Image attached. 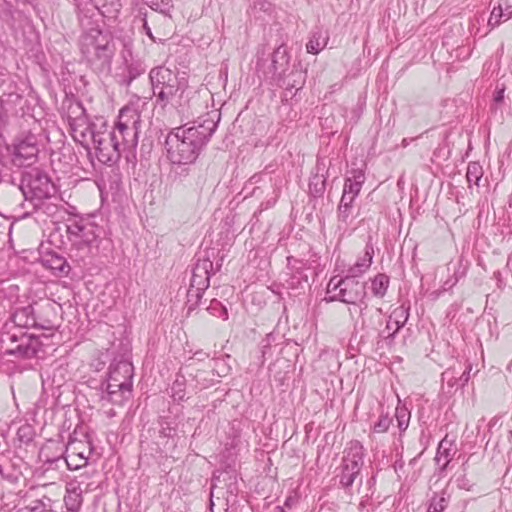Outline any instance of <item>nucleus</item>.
Instances as JSON below:
<instances>
[{
    "label": "nucleus",
    "instance_id": "nucleus-1",
    "mask_svg": "<svg viewBox=\"0 0 512 512\" xmlns=\"http://www.w3.org/2000/svg\"><path fill=\"white\" fill-rule=\"evenodd\" d=\"M220 113H207L190 124L172 129L166 136L170 164H194L216 131Z\"/></svg>",
    "mask_w": 512,
    "mask_h": 512
},
{
    "label": "nucleus",
    "instance_id": "nucleus-2",
    "mask_svg": "<svg viewBox=\"0 0 512 512\" xmlns=\"http://www.w3.org/2000/svg\"><path fill=\"white\" fill-rule=\"evenodd\" d=\"M67 121L75 141L87 145L88 139L92 140L96 157L101 163H115L120 158L122 152L108 134L106 125H102L103 130H96V125L88 121L85 109L80 102L69 104Z\"/></svg>",
    "mask_w": 512,
    "mask_h": 512
},
{
    "label": "nucleus",
    "instance_id": "nucleus-3",
    "mask_svg": "<svg viewBox=\"0 0 512 512\" xmlns=\"http://www.w3.org/2000/svg\"><path fill=\"white\" fill-rule=\"evenodd\" d=\"M80 50L93 71L100 75L110 74L116 52L115 42L110 33L98 28L90 29L80 38Z\"/></svg>",
    "mask_w": 512,
    "mask_h": 512
},
{
    "label": "nucleus",
    "instance_id": "nucleus-4",
    "mask_svg": "<svg viewBox=\"0 0 512 512\" xmlns=\"http://www.w3.org/2000/svg\"><path fill=\"white\" fill-rule=\"evenodd\" d=\"M98 226L88 218L73 217L66 224L67 237L70 242V257L77 262L85 260L93 255L97 248Z\"/></svg>",
    "mask_w": 512,
    "mask_h": 512
},
{
    "label": "nucleus",
    "instance_id": "nucleus-5",
    "mask_svg": "<svg viewBox=\"0 0 512 512\" xmlns=\"http://www.w3.org/2000/svg\"><path fill=\"white\" fill-rule=\"evenodd\" d=\"M149 80L156 104L165 107L176 100L178 105H183L181 100L188 89L186 78H179L177 72L165 66H157L150 70Z\"/></svg>",
    "mask_w": 512,
    "mask_h": 512
},
{
    "label": "nucleus",
    "instance_id": "nucleus-6",
    "mask_svg": "<svg viewBox=\"0 0 512 512\" xmlns=\"http://www.w3.org/2000/svg\"><path fill=\"white\" fill-rule=\"evenodd\" d=\"M326 302L341 301L346 304L358 306L360 314L367 308L365 298L367 296L365 283L357 278L346 275L344 278L334 276L327 285Z\"/></svg>",
    "mask_w": 512,
    "mask_h": 512
},
{
    "label": "nucleus",
    "instance_id": "nucleus-7",
    "mask_svg": "<svg viewBox=\"0 0 512 512\" xmlns=\"http://www.w3.org/2000/svg\"><path fill=\"white\" fill-rule=\"evenodd\" d=\"M19 189L34 209H37L44 199L50 198L55 193L51 178L38 168H32L22 174Z\"/></svg>",
    "mask_w": 512,
    "mask_h": 512
},
{
    "label": "nucleus",
    "instance_id": "nucleus-8",
    "mask_svg": "<svg viewBox=\"0 0 512 512\" xmlns=\"http://www.w3.org/2000/svg\"><path fill=\"white\" fill-rule=\"evenodd\" d=\"M119 135L124 142V151H133L138 144V132L141 126L140 114L137 110L124 107L118 116Z\"/></svg>",
    "mask_w": 512,
    "mask_h": 512
},
{
    "label": "nucleus",
    "instance_id": "nucleus-9",
    "mask_svg": "<svg viewBox=\"0 0 512 512\" xmlns=\"http://www.w3.org/2000/svg\"><path fill=\"white\" fill-rule=\"evenodd\" d=\"M363 466V447L359 442L351 443L342 459L339 482L343 488L353 485Z\"/></svg>",
    "mask_w": 512,
    "mask_h": 512
},
{
    "label": "nucleus",
    "instance_id": "nucleus-10",
    "mask_svg": "<svg viewBox=\"0 0 512 512\" xmlns=\"http://www.w3.org/2000/svg\"><path fill=\"white\" fill-rule=\"evenodd\" d=\"M38 154L39 146L37 137L33 134H29L14 145L12 162L19 167L30 166L37 160Z\"/></svg>",
    "mask_w": 512,
    "mask_h": 512
},
{
    "label": "nucleus",
    "instance_id": "nucleus-11",
    "mask_svg": "<svg viewBox=\"0 0 512 512\" xmlns=\"http://www.w3.org/2000/svg\"><path fill=\"white\" fill-rule=\"evenodd\" d=\"M122 59L123 64L117 69L115 77L119 85L128 87L144 73L145 68L139 60L133 59L132 52L127 46L122 52Z\"/></svg>",
    "mask_w": 512,
    "mask_h": 512
},
{
    "label": "nucleus",
    "instance_id": "nucleus-12",
    "mask_svg": "<svg viewBox=\"0 0 512 512\" xmlns=\"http://www.w3.org/2000/svg\"><path fill=\"white\" fill-rule=\"evenodd\" d=\"M134 375V368L131 362L123 360L113 362L109 366L108 372L100 379L92 378L93 381H98L100 384H131Z\"/></svg>",
    "mask_w": 512,
    "mask_h": 512
},
{
    "label": "nucleus",
    "instance_id": "nucleus-13",
    "mask_svg": "<svg viewBox=\"0 0 512 512\" xmlns=\"http://www.w3.org/2000/svg\"><path fill=\"white\" fill-rule=\"evenodd\" d=\"M9 340L12 343H17L9 352L11 354H18L24 358L36 357L42 348V343L38 337L24 332H21L19 335L15 333L9 335Z\"/></svg>",
    "mask_w": 512,
    "mask_h": 512
},
{
    "label": "nucleus",
    "instance_id": "nucleus-14",
    "mask_svg": "<svg viewBox=\"0 0 512 512\" xmlns=\"http://www.w3.org/2000/svg\"><path fill=\"white\" fill-rule=\"evenodd\" d=\"M213 270V262L210 257L198 258L192 269L190 287L192 292L206 291L210 285V276Z\"/></svg>",
    "mask_w": 512,
    "mask_h": 512
},
{
    "label": "nucleus",
    "instance_id": "nucleus-15",
    "mask_svg": "<svg viewBox=\"0 0 512 512\" xmlns=\"http://www.w3.org/2000/svg\"><path fill=\"white\" fill-rule=\"evenodd\" d=\"M34 328L53 331L58 327L57 324V312L55 305L50 302H46L41 305L34 306Z\"/></svg>",
    "mask_w": 512,
    "mask_h": 512
},
{
    "label": "nucleus",
    "instance_id": "nucleus-16",
    "mask_svg": "<svg viewBox=\"0 0 512 512\" xmlns=\"http://www.w3.org/2000/svg\"><path fill=\"white\" fill-rule=\"evenodd\" d=\"M133 386H103L95 388V396H98L100 401L120 405L131 397Z\"/></svg>",
    "mask_w": 512,
    "mask_h": 512
},
{
    "label": "nucleus",
    "instance_id": "nucleus-17",
    "mask_svg": "<svg viewBox=\"0 0 512 512\" xmlns=\"http://www.w3.org/2000/svg\"><path fill=\"white\" fill-rule=\"evenodd\" d=\"M42 265L51 270L56 276H67L70 271V265L60 254L51 251L41 257Z\"/></svg>",
    "mask_w": 512,
    "mask_h": 512
},
{
    "label": "nucleus",
    "instance_id": "nucleus-18",
    "mask_svg": "<svg viewBox=\"0 0 512 512\" xmlns=\"http://www.w3.org/2000/svg\"><path fill=\"white\" fill-rule=\"evenodd\" d=\"M354 201L355 199H353V196H341L340 203L337 208L339 227H342V225L347 227L352 224L353 220L356 218L357 213L353 206Z\"/></svg>",
    "mask_w": 512,
    "mask_h": 512
},
{
    "label": "nucleus",
    "instance_id": "nucleus-19",
    "mask_svg": "<svg viewBox=\"0 0 512 512\" xmlns=\"http://www.w3.org/2000/svg\"><path fill=\"white\" fill-rule=\"evenodd\" d=\"M82 489L78 482L71 481L67 484L64 503L68 511L79 512L83 503Z\"/></svg>",
    "mask_w": 512,
    "mask_h": 512
},
{
    "label": "nucleus",
    "instance_id": "nucleus-20",
    "mask_svg": "<svg viewBox=\"0 0 512 512\" xmlns=\"http://www.w3.org/2000/svg\"><path fill=\"white\" fill-rule=\"evenodd\" d=\"M374 249L371 243L365 246V252L356 263L347 270V274L351 277L358 278L363 275L371 266L373 261Z\"/></svg>",
    "mask_w": 512,
    "mask_h": 512
},
{
    "label": "nucleus",
    "instance_id": "nucleus-21",
    "mask_svg": "<svg viewBox=\"0 0 512 512\" xmlns=\"http://www.w3.org/2000/svg\"><path fill=\"white\" fill-rule=\"evenodd\" d=\"M34 305L16 308L11 314V321L19 328H31L35 326Z\"/></svg>",
    "mask_w": 512,
    "mask_h": 512
},
{
    "label": "nucleus",
    "instance_id": "nucleus-22",
    "mask_svg": "<svg viewBox=\"0 0 512 512\" xmlns=\"http://www.w3.org/2000/svg\"><path fill=\"white\" fill-rule=\"evenodd\" d=\"M510 18H512V6L508 5L507 1L499 3L491 11L488 26L493 29Z\"/></svg>",
    "mask_w": 512,
    "mask_h": 512
},
{
    "label": "nucleus",
    "instance_id": "nucleus-23",
    "mask_svg": "<svg viewBox=\"0 0 512 512\" xmlns=\"http://www.w3.org/2000/svg\"><path fill=\"white\" fill-rule=\"evenodd\" d=\"M452 442L448 441L447 437L442 439L438 445L435 461L437 465L441 466L444 470L452 460L455 451H452Z\"/></svg>",
    "mask_w": 512,
    "mask_h": 512
},
{
    "label": "nucleus",
    "instance_id": "nucleus-24",
    "mask_svg": "<svg viewBox=\"0 0 512 512\" xmlns=\"http://www.w3.org/2000/svg\"><path fill=\"white\" fill-rule=\"evenodd\" d=\"M67 372V367L63 365L45 369V371L41 374L42 384H44L46 381H51L52 384H60L61 382H65Z\"/></svg>",
    "mask_w": 512,
    "mask_h": 512
},
{
    "label": "nucleus",
    "instance_id": "nucleus-25",
    "mask_svg": "<svg viewBox=\"0 0 512 512\" xmlns=\"http://www.w3.org/2000/svg\"><path fill=\"white\" fill-rule=\"evenodd\" d=\"M389 286V277L386 274L379 273L371 279V290L374 296L382 298L385 296Z\"/></svg>",
    "mask_w": 512,
    "mask_h": 512
},
{
    "label": "nucleus",
    "instance_id": "nucleus-26",
    "mask_svg": "<svg viewBox=\"0 0 512 512\" xmlns=\"http://www.w3.org/2000/svg\"><path fill=\"white\" fill-rule=\"evenodd\" d=\"M483 176V168L479 162H470L467 166L466 179L469 187L472 184L479 186V181Z\"/></svg>",
    "mask_w": 512,
    "mask_h": 512
},
{
    "label": "nucleus",
    "instance_id": "nucleus-27",
    "mask_svg": "<svg viewBox=\"0 0 512 512\" xmlns=\"http://www.w3.org/2000/svg\"><path fill=\"white\" fill-rule=\"evenodd\" d=\"M326 188V178L323 175L315 174L309 181V192L313 197H321Z\"/></svg>",
    "mask_w": 512,
    "mask_h": 512
},
{
    "label": "nucleus",
    "instance_id": "nucleus-28",
    "mask_svg": "<svg viewBox=\"0 0 512 512\" xmlns=\"http://www.w3.org/2000/svg\"><path fill=\"white\" fill-rule=\"evenodd\" d=\"M326 43V39L322 36L321 32L315 31L306 44L307 52L318 54L326 46Z\"/></svg>",
    "mask_w": 512,
    "mask_h": 512
},
{
    "label": "nucleus",
    "instance_id": "nucleus-29",
    "mask_svg": "<svg viewBox=\"0 0 512 512\" xmlns=\"http://www.w3.org/2000/svg\"><path fill=\"white\" fill-rule=\"evenodd\" d=\"M192 165L193 164H171L169 177L173 181H183L189 176Z\"/></svg>",
    "mask_w": 512,
    "mask_h": 512
},
{
    "label": "nucleus",
    "instance_id": "nucleus-30",
    "mask_svg": "<svg viewBox=\"0 0 512 512\" xmlns=\"http://www.w3.org/2000/svg\"><path fill=\"white\" fill-rule=\"evenodd\" d=\"M287 261L288 268L292 271V273L298 274L299 279H304L307 281L308 277L304 274V271L309 268L308 263L303 260L296 259L292 256L287 257Z\"/></svg>",
    "mask_w": 512,
    "mask_h": 512
},
{
    "label": "nucleus",
    "instance_id": "nucleus-31",
    "mask_svg": "<svg viewBox=\"0 0 512 512\" xmlns=\"http://www.w3.org/2000/svg\"><path fill=\"white\" fill-rule=\"evenodd\" d=\"M152 10L167 15L173 8L172 0H143Z\"/></svg>",
    "mask_w": 512,
    "mask_h": 512
},
{
    "label": "nucleus",
    "instance_id": "nucleus-32",
    "mask_svg": "<svg viewBox=\"0 0 512 512\" xmlns=\"http://www.w3.org/2000/svg\"><path fill=\"white\" fill-rule=\"evenodd\" d=\"M391 424H392V418L389 416V414L381 413L378 420L372 426V432L378 433V434L385 433L388 431Z\"/></svg>",
    "mask_w": 512,
    "mask_h": 512
},
{
    "label": "nucleus",
    "instance_id": "nucleus-33",
    "mask_svg": "<svg viewBox=\"0 0 512 512\" xmlns=\"http://www.w3.org/2000/svg\"><path fill=\"white\" fill-rule=\"evenodd\" d=\"M35 431L32 425L25 423L17 430V438L20 442L29 443L33 440Z\"/></svg>",
    "mask_w": 512,
    "mask_h": 512
},
{
    "label": "nucleus",
    "instance_id": "nucleus-34",
    "mask_svg": "<svg viewBox=\"0 0 512 512\" xmlns=\"http://www.w3.org/2000/svg\"><path fill=\"white\" fill-rule=\"evenodd\" d=\"M207 310L211 315H214L216 317L223 318L224 320H226L228 318V313H227L226 308L217 299H212L210 301V304L207 307Z\"/></svg>",
    "mask_w": 512,
    "mask_h": 512
},
{
    "label": "nucleus",
    "instance_id": "nucleus-35",
    "mask_svg": "<svg viewBox=\"0 0 512 512\" xmlns=\"http://www.w3.org/2000/svg\"><path fill=\"white\" fill-rule=\"evenodd\" d=\"M395 417L398 422V427L401 431H405L409 425L410 413L404 407H397L395 410Z\"/></svg>",
    "mask_w": 512,
    "mask_h": 512
},
{
    "label": "nucleus",
    "instance_id": "nucleus-36",
    "mask_svg": "<svg viewBox=\"0 0 512 512\" xmlns=\"http://www.w3.org/2000/svg\"><path fill=\"white\" fill-rule=\"evenodd\" d=\"M447 499L445 498L444 494L441 496H434L430 504L428 506V511L430 512H443L445 508L447 507Z\"/></svg>",
    "mask_w": 512,
    "mask_h": 512
},
{
    "label": "nucleus",
    "instance_id": "nucleus-37",
    "mask_svg": "<svg viewBox=\"0 0 512 512\" xmlns=\"http://www.w3.org/2000/svg\"><path fill=\"white\" fill-rule=\"evenodd\" d=\"M279 58L281 60H283L285 62V64L288 63L289 57H288L287 52L284 49L283 45H280L279 47H277L274 50V53L272 56V67H273L274 72H276L278 70V63H279L278 59Z\"/></svg>",
    "mask_w": 512,
    "mask_h": 512
},
{
    "label": "nucleus",
    "instance_id": "nucleus-38",
    "mask_svg": "<svg viewBox=\"0 0 512 512\" xmlns=\"http://www.w3.org/2000/svg\"><path fill=\"white\" fill-rule=\"evenodd\" d=\"M345 179L362 187L365 182L364 170L361 168H353L348 171V176Z\"/></svg>",
    "mask_w": 512,
    "mask_h": 512
},
{
    "label": "nucleus",
    "instance_id": "nucleus-39",
    "mask_svg": "<svg viewBox=\"0 0 512 512\" xmlns=\"http://www.w3.org/2000/svg\"><path fill=\"white\" fill-rule=\"evenodd\" d=\"M205 293V291L199 292V295L197 292H192V287H189L187 292V302H188V311L194 310L201 302L202 296Z\"/></svg>",
    "mask_w": 512,
    "mask_h": 512
},
{
    "label": "nucleus",
    "instance_id": "nucleus-40",
    "mask_svg": "<svg viewBox=\"0 0 512 512\" xmlns=\"http://www.w3.org/2000/svg\"><path fill=\"white\" fill-rule=\"evenodd\" d=\"M390 317H392V320L403 321V323L406 324L409 318V306H399L398 308L392 311Z\"/></svg>",
    "mask_w": 512,
    "mask_h": 512
},
{
    "label": "nucleus",
    "instance_id": "nucleus-41",
    "mask_svg": "<svg viewBox=\"0 0 512 512\" xmlns=\"http://www.w3.org/2000/svg\"><path fill=\"white\" fill-rule=\"evenodd\" d=\"M361 189L362 187L359 186L358 184L350 182V180L345 179L342 195L348 197L353 196V199H355L359 195Z\"/></svg>",
    "mask_w": 512,
    "mask_h": 512
},
{
    "label": "nucleus",
    "instance_id": "nucleus-42",
    "mask_svg": "<svg viewBox=\"0 0 512 512\" xmlns=\"http://www.w3.org/2000/svg\"><path fill=\"white\" fill-rule=\"evenodd\" d=\"M504 92H505V86L503 84L496 85V89L493 96V104L491 106L492 110H497L498 107L503 103L504 100Z\"/></svg>",
    "mask_w": 512,
    "mask_h": 512
},
{
    "label": "nucleus",
    "instance_id": "nucleus-43",
    "mask_svg": "<svg viewBox=\"0 0 512 512\" xmlns=\"http://www.w3.org/2000/svg\"><path fill=\"white\" fill-rule=\"evenodd\" d=\"M108 134L110 135L111 139L113 140L114 144L118 146V149L121 152L124 151V142L122 141V137L119 135V123L118 121L115 124V127L112 130H108Z\"/></svg>",
    "mask_w": 512,
    "mask_h": 512
},
{
    "label": "nucleus",
    "instance_id": "nucleus-44",
    "mask_svg": "<svg viewBox=\"0 0 512 512\" xmlns=\"http://www.w3.org/2000/svg\"><path fill=\"white\" fill-rule=\"evenodd\" d=\"M275 341V336L273 333H269L266 335V337L261 341V353L262 357L265 358L266 355L270 354V349L272 346V343Z\"/></svg>",
    "mask_w": 512,
    "mask_h": 512
},
{
    "label": "nucleus",
    "instance_id": "nucleus-45",
    "mask_svg": "<svg viewBox=\"0 0 512 512\" xmlns=\"http://www.w3.org/2000/svg\"><path fill=\"white\" fill-rule=\"evenodd\" d=\"M389 319H390V323L393 324L394 326V332H389L387 335L384 336V339L386 341H388V343H392L393 340H394V337L395 335L397 334V332L402 328L404 327V323L403 321H399V320H392V317L389 316Z\"/></svg>",
    "mask_w": 512,
    "mask_h": 512
},
{
    "label": "nucleus",
    "instance_id": "nucleus-46",
    "mask_svg": "<svg viewBox=\"0 0 512 512\" xmlns=\"http://www.w3.org/2000/svg\"><path fill=\"white\" fill-rule=\"evenodd\" d=\"M81 461V463H73L72 462V459H73V455H69L67 458H66V463H67V466L70 470H75V469H78L82 466H85L87 463H88V459L85 458L82 454H78L77 455Z\"/></svg>",
    "mask_w": 512,
    "mask_h": 512
},
{
    "label": "nucleus",
    "instance_id": "nucleus-47",
    "mask_svg": "<svg viewBox=\"0 0 512 512\" xmlns=\"http://www.w3.org/2000/svg\"><path fill=\"white\" fill-rule=\"evenodd\" d=\"M176 386H171L170 389H167V393L175 400L180 401L183 400L185 394L182 390L175 391Z\"/></svg>",
    "mask_w": 512,
    "mask_h": 512
},
{
    "label": "nucleus",
    "instance_id": "nucleus-48",
    "mask_svg": "<svg viewBox=\"0 0 512 512\" xmlns=\"http://www.w3.org/2000/svg\"><path fill=\"white\" fill-rule=\"evenodd\" d=\"M458 280H459V278H458L457 274L455 273L452 277L448 278L444 282V284L442 286L443 291H447V290L451 289L452 287H454L457 284Z\"/></svg>",
    "mask_w": 512,
    "mask_h": 512
},
{
    "label": "nucleus",
    "instance_id": "nucleus-49",
    "mask_svg": "<svg viewBox=\"0 0 512 512\" xmlns=\"http://www.w3.org/2000/svg\"><path fill=\"white\" fill-rule=\"evenodd\" d=\"M174 429L168 425L166 421L161 422L160 434L164 437H172Z\"/></svg>",
    "mask_w": 512,
    "mask_h": 512
},
{
    "label": "nucleus",
    "instance_id": "nucleus-50",
    "mask_svg": "<svg viewBox=\"0 0 512 512\" xmlns=\"http://www.w3.org/2000/svg\"><path fill=\"white\" fill-rule=\"evenodd\" d=\"M142 27H143V30L145 32V34L153 41V42H156V39L155 37L153 36V33H152V30L151 28L149 27L148 25V22H147V19H146V15L143 17L142 19Z\"/></svg>",
    "mask_w": 512,
    "mask_h": 512
},
{
    "label": "nucleus",
    "instance_id": "nucleus-51",
    "mask_svg": "<svg viewBox=\"0 0 512 512\" xmlns=\"http://www.w3.org/2000/svg\"><path fill=\"white\" fill-rule=\"evenodd\" d=\"M215 370L218 373V375H220L221 372L225 373L229 369L226 367V365H225L223 360H217L215 362Z\"/></svg>",
    "mask_w": 512,
    "mask_h": 512
},
{
    "label": "nucleus",
    "instance_id": "nucleus-52",
    "mask_svg": "<svg viewBox=\"0 0 512 512\" xmlns=\"http://www.w3.org/2000/svg\"><path fill=\"white\" fill-rule=\"evenodd\" d=\"M389 332H394V326L390 323V319L388 318L385 329L381 332V336L384 338Z\"/></svg>",
    "mask_w": 512,
    "mask_h": 512
},
{
    "label": "nucleus",
    "instance_id": "nucleus-53",
    "mask_svg": "<svg viewBox=\"0 0 512 512\" xmlns=\"http://www.w3.org/2000/svg\"><path fill=\"white\" fill-rule=\"evenodd\" d=\"M194 355L197 357L198 360H202L203 358L208 357V354L202 351H197Z\"/></svg>",
    "mask_w": 512,
    "mask_h": 512
},
{
    "label": "nucleus",
    "instance_id": "nucleus-54",
    "mask_svg": "<svg viewBox=\"0 0 512 512\" xmlns=\"http://www.w3.org/2000/svg\"><path fill=\"white\" fill-rule=\"evenodd\" d=\"M470 370H471V368H469V370H468V371H464V372L462 373V376H461L460 380H463V381L467 382V381L469 380V373H470Z\"/></svg>",
    "mask_w": 512,
    "mask_h": 512
},
{
    "label": "nucleus",
    "instance_id": "nucleus-55",
    "mask_svg": "<svg viewBox=\"0 0 512 512\" xmlns=\"http://www.w3.org/2000/svg\"><path fill=\"white\" fill-rule=\"evenodd\" d=\"M105 363L104 362H101L99 360H97L96 363H92V366H95V371L96 372H99L100 371V366H104Z\"/></svg>",
    "mask_w": 512,
    "mask_h": 512
},
{
    "label": "nucleus",
    "instance_id": "nucleus-56",
    "mask_svg": "<svg viewBox=\"0 0 512 512\" xmlns=\"http://www.w3.org/2000/svg\"><path fill=\"white\" fill-rule=\"evenodd\" d=\"M295 87H296L295 83H287L285 89H286V91H289V90H292Z\"/></svg>",
    "mask_w": 512,
    "mask_h": 512
},
{
    "label": "nucleus",
    "instance_id": "nucleus-57",
    "mask_svg": "<svg viewBox=\"0 0 512 512\" xmlns=\"http://www.w3.org/2000/svg\"><path fill=\"white\" fill-rule=\"evenodd\" d=\"M290 504H291V499H290V498H288V499L286 500V502H285V505H286V506H290Z\"/></svg>",
    "mask_w": 512,
    "mask_h": 512
},
{
    "label": "nucleus",
    "instance_id": "nucleus-58",
    "mask_svg": "<svg viewBox=\"0 0 512 512\" xmlns=\"http://www.w3.org/2000/svg\"><path fill=\"white\" fill-rule=\"evenodd\" d=\"M292 74H294V75H297V76L301 77V72H300V71L292 72Z\"/></svg>",
    "mask_w": 512,
    "mask_h": 512
},
{
    "label": "nucleus",
    "instance_id": "nucleus-59",
    "mask_svg": "<svg viewBox=\"0 0 512 512\" xmlns=\"http://www.w3.org/2000/svg\"><path fill=\"white\" fill-rule=\"evenodd\" d=\"M174 384H179V380H178V379H176V380H175V382H174Z\"/></svg>",
    "mask_w": 512,
    "mask_h": 512
}]
</instances>
